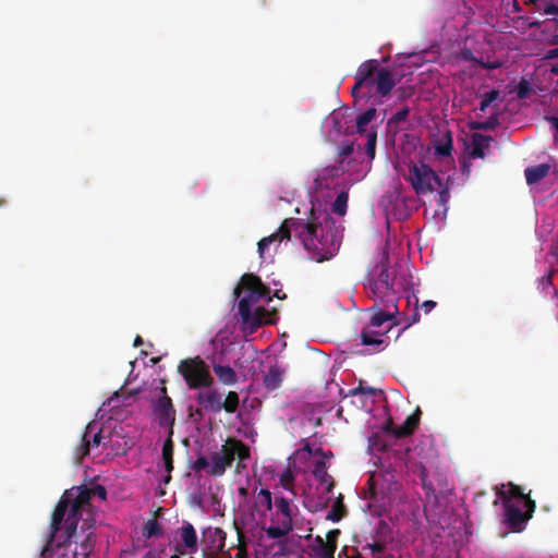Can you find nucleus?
Here are the masks:
<instances>
[{"mask_svg":"<svg viewBox=\"0 0 558 558\" xmlns=\"http://www.w3.org/2000/svg\"><path fill=\"white\" fill-rule=\"evenodd\" d=\"M331 226H335V221L326 211L316 215L312 210L307 221L299 218L284 219L277 232L263 238L257 243L259 257H264L270 244L295 236L301 241L312 260L317 263L329 260L337 254L340 246L336 234L329 228Z\"/></svg>","mask_w":558,"mask_h":558,"instance_id":"1","label":"nucleus"},{"mask_svg":"<svg viewBox=\"0 0 558 558\" xmlns=\"http://www.w3.org/2000/svg\"><path fill=\"white\" fill-rule=\"evenodd\" d=\"M355 84L351 89L354 98L360 90L367 88L371 90L375 86L376 93L381 96H388L396 86V80L391 70L380 68L376 59H369L360 64L354 75Z\"/></svg>","mask_w":558,"mask_h":558,"instance_id":"2","label":"nucleus"},{"mask_svg":"<svg viewBox=\"0 0 558 558\" xmlns=\"http://www.w3.org/2000/svg\"><path fill=\"white\" fill-rule=\"evenodd\" d=\"M298 507L292 500L275 494L272 509L269 512L270 525L262 526L266 535L271 539L287 536L293 530V517Z\"/></svg>","mask_w":558,"mask_h":558,"instance_id":"3","label":"nucleus"},{"mask_svg":"<svg viewBox=\"0 0 558 558\" xmlns=\"http://www.w3.org/2000/svg\"><path fill=\"white\" fill-rule=\"evenodd\" d=\"M239 459L236 469L241 466V462L250 458V448L242 440L229 437L221 446L220 450L214 452L210 457L211 464L208 473L213 476H221L235 460Z\"/></svg>","mask_w":558,"mask_h":558,"instance_id":"4","label":"nucleus"},{"mask_svg":"<svg viewBox=\"0 0 558 558\" xmlns=\"http://www.w3.org/2000/svg\"><path fill=\"white\" fill-rule=\"evenodd\" d=\"M178 372L190 389L207 388L214 383L209 366L199 356L182 360Z\"/></svg>","mask_w":558,"mask_h":558,"instance_id":"5","label":"nucleus"},{"mask_svg":"<svg viewBox=\"0 0 558 558\" xmlns=\"http://www.w3.org/2000/svg\"><path fill=\"white\" fill-rule=\"evenodd\" d=\"M95 522L93 514L88 511L87 517L83 519L80 530L77 529V537H73L70 541L68 539L66 530L64 531L65 537L62 544L69 546L73 543L75 544L73 558H88L93 553L96 543V535L94 533Z\"/></svg>","mask_w":558,"mask_h":558,"instance_id":"6","label":"nucleus"},{"mask_svg":"<svg viewBox=\"0 0 558 558\" xmlns=\"http://www.w3.org/2000/svg\"><path fill=\"white\" fill-rule=\"evenodd\" d=\"M409 181L416 194H426L441 187L438 174L426 163H411L409 167Z\"/></svg>","mask_w":558,"mask_h":558,"instance_id":"7","label":"nucleus"},{"mask_svg":"<svg viewBox=\"0 0 558 558\" xmlns=\"http://www.w3.org/2000/svg\"><path fill=\"white\" fill-rule=\"evenodd\" d=\"M92 498L90 488L86 487H80L73 498L70 496L71 509L65 519L68 539L71 541L73 537H77L78 522L82 519L83 512L90 507Z\"/></svg>","mask_w":558,"mask_h":558,"instance_id":"8","label":"nucleus"},{"mask_svg":"<svg viewBox=\"0 0 558 558\" xmlns=\"http://www.w3.org/2000/svg\"><path fill=\"white\" fill-rule=\"evenodd\" d=\"M226 532L220 527L207 526L202 531V553L204 558H231L229 550L225 551Z\"/></svg>","mask_w":558,"mask_h":558,"instance_id":"9","label":"nucleus"},{"mask_svg":"<svg viewBox=\"0 0 558 558\" xmlns=\"http://www.w3.org/2000/svg\"><path fill=\"white\" fill-rule=\"evenodd\" d=\"M160 396L153 400L151 411L155 421L160 427L167 428V433L173 430L175 423V409L171 398L167 395V388L161 386Z\"/></svg>","mask_w":558,"mask_h":558,"instance_id":"10","label":"nucleus"},{"mask_svg":"<svg viewBox=\"0 0 558 558\" xmlns=\"http://www.w3.org/2000/svg\"><path fill=\"white\" fill-rule=\"evenodd\" d=\"M524 506L526 508L525 512H523L519 507H517L513 504L506 502V505H504V522L513 532H521L524 529L526 522L532 518V514L536 509V504L531 498H526V502Z\"/></svg>","mask_w":558,"mask_h":558,"instance_id":"11","label":"nucleus"},{"mask_svg":"<svg viewBox=\"0 0 558 558\" xmlns=\"http://www.w3.org/2000/svg\"><path fill=\"white\" fill-rule=\"evenodd\" d=\"M272 494L267 488H260L258 492L254 490L252 515L260 523H264L268 513L272 509Z\"/></svg>","mask_w":558,"mask_h":558,"instance_id":"12","label":"nucleus"},{"mask_svg":"<svg viewBox=\"0 0 558 558\" xmlns=\"http://www.w3.org/2000/svg\"><path fill=\"white\" fill-rule=\"evenodd\" d=\"M241 287L247 291L243 299H246L253 305L268 293V289L263 284L262 280L253 274H244L242 276Z\"/></svg>","mask_w":558,"mask_h":558,"instance_id":"13","label":"nucleus"},{"mask_svg":"<svg viewBox=\"0 0 558 558\" xmlns=\"http://www.w3.org/2000/svg\"><path fill=\"white\" fill-rule=\"evenodd\" d=\"M70 496H73V493H65L53 510L52 518H51V524H50V527H51V535H50L51 539L50 541L51 542H53L54 537L61 530V523L64 520V517H65L69 508L71 509Z\"/></svg>","mask_w":558,"mask_h":558,"instance_id":"14","label":"nucleus"},{"mask_svg":"<svg viewBox=\"0 0 558 558\" xmlns=\"http://www.w3.org/2000/svg\"><path fill=\"white\" fill-rule=\"evenodd\" d=\"M94 424H87L84 434L82 435V444L77 447L75 451V460L77 463H81L83 458L89 453L90 446L97 447L101 442V430H98L93 435V439L89 440V433L93 430Z\"/></svg>","mask_w":558,"mask_h":558,"instance_id":"15","label":"nucleus"},{"mask_svg":"<svg viewBox=\"0 0 558 558\" xmlns=\"http://www.w3.org/2000/svg\"><path fill=\"white\" fill-rule=\"evenodd\" d=\"M385 333L371 326L364 327L361 331V343L366 347H374V351H380L388 344V338L385 337Z\"/></svg>","mask_w":558,"mask_h":558,"instance_id":"16","label":"nucleus"},{"mask_svg":"<svg viewBox=\"0 0 558 558\" xmlns=\"http://www.w3.org/2000/svg\"><path fill=\"white\" fill-rule=\"evenodd\" d=\"M172 437L173 430L168 432L161 451L162 465L167 472V475L163 477L165 484H168L171 481V472L173 471L174 442Z\"/></svg>","mask_w":558,"mask_h":558,"instance_id":"17","label":"nucleus"},{"mask_svg":"<svg viewBox=\"0 0 558 558\" xmlns=\"http://www.w3.org/2000/svg\"><path fill=\"white\" fill-rule=\"evenodd\" d=\"M275 315V311L268 312L265 307L257 306L248 314V320H243L242 323L250 327L251 330L253 331L258 327L263 326L264 324H272V316Z\"/></svg>","mask_w":558,"mask_h":558,"instance_id":"18","label":"nucleus"},{"mask_svg":"<svg viewBox=\"0 0 558 558\" xmlns=\"http://www.w3.org/2000/svg\"><path fill=\"white\" fill-rule=\"evenodd\" d=\"M197 402L205 411L217 413L222 410L221 395L216 389L201 391L197 395Z\"/></svg>","mask_w":558,"mask_h":558,"instance_id":"19","label":"nucleus"},{"mask_svg":"<svg viewBox=\"0 0 558 558\" xmlns=\"http://www.w3.org/2000/svg\"><path fill=\"white\" fill-rule=\"evenodd\" d=\"M286 375V368L279 364L271 365L264 374L263 385L268 391L280 388Z\"/></svg>","mask_w":558,"mask_h":558,"instance_id":"20","label":"nucleus"},{"mask_svg":"<svg viewBox=\"0 0 558 558\" xmlns=\"http://www.w3.org/2000/svg\"><path fill=\"white\" fill-rule=\"evenodd\" d=\"M313 474L319 483L324 484L326 487L324 492L326 494H330L335 487V482L331 475L328 474L327 465L324 460H317L314 464Z\"/></svg>","mask_w":558,"mask_h":558,"instance_id":"21","label":"nucleus"},{"mask_svg":"<svg viewBox=\"0 0 558 558\" xmlns=\"http://www.w3.org/2000/svg\"><path fill=\"white\" fill-rule=\"evenodd\" d=\"M497 495L502 499L504 505H506V502L512 504L511 502L512 498L522 499V500H524V504L526 502V498H530L529 495H525L522 492L520 486H518L513 483H509L508 485H502L501 488L498 489Z\"/></svg>","mask_w":558,"mask_h":558,"instance_id":"22","label":"nucleus"},{"mask_svg":"<svg viewBox=\"0 0 558 558\" xmlns=\"http://www.w3.org/2000/svg\"><path fill=\"white\" fill-rule=\"evenodd\" d=\"M421 413L420 408H416L415 412L409 415L404 423L393 430L395 436L402 438L412 435L420 423Z\"/></svg>","mask_w":558,"mask_h":558,"instance_id":"23","label":"nucleus"},{"mask_svg":"<svg viewBox=\"0 0 558 558\" xmlns=\"http://www.w3.org/2000/svg\"><path fill=\"white\" fill-rule=\"evenodd\" d=\"M493 137L481 133H474L472 135V150L470 156L472 158H484L485 149L489 147Z\"/></svg>","mask_w":558,"mask_h":558,"instance_id":"24","label":"nucleus"},{"mask_svg":"<svg viewBox=\"0 0 558 558\" xmlns=\"http://www.w3.org/2000/svg\"><path fill=\"white\" fill-rule=\"evenodd\" d=\"M182 544L191 551L197 550V535L194 526L190 522H184L180 529Z\"/></svg>","mask_w":558,"mask_h":558,"instance_id":"25","label":"nucleus"},{"mask_svg":"<svg viewBox=\"0 0 558 558\" xmlns=\"http://www.w3.org/2000/svg\"><path fill=\"white\" fill-rule=\"evenodd\" d=\"M550 170V166L547 163H539L537 166L529 167L525 169L524 174L527 184H535L543 180Z\"/></svg>","mask_w":558,"mask_h":558,"instance_id":"26","label":"nucleus"},{"mask_svg":"<svg viewBox=\"0 0 558 558\" xmlns=\"http://www.w3.org/2000/svg\"><path fill=\"white\" fill-rule=\"evenodd\" d=\"M381 308L384 312H393V315L398 313L397 298L393 290L385 292L380 298L379 302L371 310Z\"/></svg>","mask_w":558,"mask_h":558,"instance_id":"27","label":"nucleus"},{"mask_svg":"<svg viewBox=\"0 0 558 558\" xmlns=\"http://www.w3.org/2000/svg\"><path fill=\"white\" fill-rule=\"evenodd\" d=\"M214 372L219 380L225 385H232L236 381V373L230 366H223L219 364L214 365Z\"/></svg>","mask_w":558,"mask_h":558,"instance_id":"28","label":"nucleus"},{"mask_svg":"<svg viewBox=\"0 0 558 558\" xmlns=\"http://www.w3.org/2000/svg\"><path fill=\"white\" fill-rule=\"evenodd\" d=\"M347 515V509L343 504V496L340 494L332 505L331 510L327 513V520L339 522Z\"/></svg>","mask_w":558,"mask_h":558,"instance_id":"29","label":"nucleus"},{"mask_svg":"<svg viewBox=\"0 0 558 558\" xmlns=\"http://www.w3.org/2000/svg\"><path fill=\"white\" fill-rule=\"evenodd\" d=\"M375 116L376 109L373 107L357 116L355 119L357 133H364L366 131V125L375 118Z\"/></svg>","mask_w":558,"mask_h":558,"instance_id":"30","label":"nucleus"},{"mask_svg":"<svg viewBox=\"0 0 558 558\" xmlns=\"http://www.w3.org/2000/svg\"><path fill=\"white\" fill-rule=\"evenodd\" d=\"M348 199H349L348 192L347 191L340 192L337 195V197L332 204V211L339 216H344L347 213Z\"/></svg>","mask_w":558,"mask_h":558,"instance_id":"31","label":"nucleus"},{"mask_svg":"<svg viewBox=\"0 0 558 558\" xmlns=\"http://www.w3.org/2000/svg\"><path fill=\"white\" fill-rule=\"evenodd\" d=\"M377 311L371 318L369 326L377 328L380 327L384 323L392 320L395 318L393 312H384L381 308H376Z\"/></svg>","mask_w":558,"mask_h":558,"instance_id":"32","label":"nucleus"},{"mask_svg":"<svg viewBox=\"0 0 558 558\" xmlns=\"http://www.w3.org/2000/svg\"><path fill=\"white\" fill-rule=\"evenodd\" d=\"M162 534L160 524L156 519L148 520L144 525L143 535L147 538L159 537Z\"/></svg>","mask_w":558,"mask_h":558,"instance_id":"33","label":"nucleus"},{"mask_svg":"<svg viewBox=\"0 0 558 558\" xmlns=\"http://www.w3.org/2000/svg\"><path fill=\"white\" fill-rule=\"evenodd\" d=\"M239 407V395L235 391H229L225 401L222 402V409L228 413H234Z\"/></svg>","mask_w":558,"mask_h":558,"instance_id":"34","label":"nucleus"},{"mask_svg":"<svg viewBox=\"0 0 558 558\" xmlns=\"http://www.w3.org/2000/svg\"><path fill=\"white\" fill-rule=\"evenodd\" d=\"M366 137L365 153L369 159H374L376 154L377 134L375 131H371L367 133Z\"/></svg>","mask_w":558,"mask_h":558,"instance_id":"35","label":"nucleus"},{"mask_svg":"<svg viewBox=\"0 0 558 558\" xmlns=\"http://www.w3.org/2000/svg\"><path fill=\"white\" fill-rule=\"evenodd\" d=\"M315 541L320 547V558H335L336 546L326 545L324 538L319 535L316 536Z\"/></svg>","mask_w":558,"mask_h":558,"instance_id":"36","label":"nucleus"},{"mask_svg":"<svg viewBox=\"0 0 558 558\" xmlns=\"http://www.w3.org/2000/svg\"><path fill=\"white\" fill-rule=\"evenodd\" d=\"M500 96V93L499 90L497 89H493L488 93H485L483 96H482V100H481V104H480V110L481 111H486V109L495 101L499 98Z\"/></svg>","mask_w":558,"mask_h":558,"instance_id":"37","label":"nucleus"},{"mask_svg":"<svg viewBox=\"0 0 558 558\" xmlns=\"http://www.w3.org/2000/svg\"><path fill=\"white\" fill-rule=\"evenodd\" d=\"M499 121L497 116L489 117L486 121L483 122H472V130H494L498 125Z\"/></svg>","mask_w":558,"mask_h":558,"instance_id":"38","label":"nucleus"},{"mask_svg":"<svg viewBox=\"0 0 558 558\" xmlns=\"http://www.w3.org/2000/svg\"><path fill=\"white\" fill-rule=\"evenodd\" d=\"M452 150V138L450 135L447 136V140L437 144L435 146V153L437 156L447 157L451 155Z\"/></svg>","mask_w":558,"mask_h":558,"instance_id":"39","label":"nucleus"},{"mask_svg":"<svg viewBox=\"0 0 558 558\" xmlns=\"http://www.w3.org/2000/svg\"><path fill=\"white\" fill-rule=\"evenodd\" d=\"M253 304L248 303L246 299L239 301L238 310L241 320H248V314L252 312Z\"/></svg>","mask_w":558,"mask_h":558,"instance_id":"40","label":"nucleus"},{"mask_svg":"<svg viewBox=\"0 0 558 558\" xmlns=\"http://www.w3.org/2000/svg\"><path fill=\"white\" fill-rule=\"evenodd\" d=\"M280 484L284 489L293 492L294 476L290 470H287L281 474Z\"/></svg>","mask_w":558,"mask_h":558,"instance_id":"41","label":"nucleus"},{"mask_svg":"<svg viewBox=\"0 0 558 558\" xmlns=\"http://www.w3.org/2000/svg\"><path fill=\"white\" fill-rule=\"evenodd\" d=\"M538 11H542L546 15L553 16L550 21L555 22L558 26V5L548 3L544 7H538Z\"/></svg>","mask_w":558,"mask_h":558,"instance_id":"42","label":"nucleus"},{"mask_svg":"<svg viewBox=\"0 0 558 558\" xmlns=\"http://www.w3.org/2000/svg\"><path fill=\"white\" fill-rule=\"evenodd\" d=\"M410 114V108L403 107L397 111L388 121L389 124H399L408 119Z\"/></svg>","mask_w":558,"mask_h":558,"instance_id":"43","label":"nucleus"},{"mask_svg":"<svg viewBox=\"0 0 558 558\" xmlns=\"http://www.w3.org/2000/svg\"><path fill=\"white\" fill-rule=\"evenodd\" d=\"M385 288L386 292L393 290V284L390 279V274L387 268H383L377 279Z\"/></svg>","mask_w":558,"mask_h":558,"instance_id":"44","label":"nucleus"},{"mask_svg":"<svg viewBox=\"0 0 558 558\" xmlns=\"http://www.w3.org/2000/svg\"><path fill=\"white\" fill-rule=\"evenodd\" d=\"M436 190H439L438 204L446 209L447 203L449 202L450 198L449 186L441 182V187H436Z\"/></svg>","mask_w":558,"mask_h":558,"instance_id":"45","label":"nucleus"},{"mask_svg":"<svg viewBox=\"0 0 558 558\" xmlns=\"http://www.w3.org/2000/svg\"><path fill=\"white\" fill-rule=\"evenodd\" d=\"M348 395L349 396H356V395L376 396L377 390L373 387H364L360 383V385L357 387L350 389Z\"/></svg>","mask_w":558,"mask_h":558,"instance_id":"46","label":"nucleus"},{"mask_svg":"<svg viewBox=\"0 0 558 558\" xmlns=\"http://www.w3.org/2000/svg\"><path fill=\"white\" fill-rule=\"evenodd\" d=\"M367 288L376 299H379L386 292L384 286L378 280L369 281Z\"/></svg>","mask_w":558,"mask_h":558,"instance_id":"47","label":"nucleus"},{"mask_svg":"<svg viewBox=\"0 0 558 558\" xmlns=\"http://www.w3.org/2000/svg\"><path fill=\"white\" fill-rule=\"evenodd\" d=\"M354 151V145L351 142L343 143L338 150L339 161H343L348 156Z\"/></svg>","mask_w":558,"mask_h":558,"instance_id":"48","label":"nucleus"},{"mask_svg":"<svg viewBox=\"0 0 558 558\" xmlns=\"http://www.w3.org/2000/svg\"><path fill=\"white\" fill-rule=\"evenodd\" d=\"M339 535H340V530H338V529L330 530L326 535L325 544L337 547V539H338Z\"/></svg>","mask_w":558,"mask_h":558,"instance_id":"49","label":"nucleus"},{"mask_svg":"<svg viewBox=\"0 0 558 558\" xmlns=\"http://www.w3.org/2000/svg\"><path fill=\"white\" fill-rule=\"evenodd\" d=\"M92 497L97 496L100 500H106L107 498V490L102 485H95L93 488H90Z\"/></svg>","mask_w":558,"mask_h":558,"instance_id":"50","label":"nucleus"},{"mask_svg":"<svg viewBox=\"0 0 558 558\" xmlns=\"http://www.w3.org/2000/svg\"><path fill=\"white\" fill-rule=\"evenodd\" d=\"M211 462L209 463V461L207 460V458L205 457H199L195 460L194 462V470L196 471H202V470H205L207 469L208 466H210Z\"/></svg>","mask_w":558,"mask_h":558,"instance_id":"51","label":"nucleus"},{"mask_svg":"<svg viewBox=\"0 0 558 558\" xmlns=\"http://www.w3.org/2000/svg\"><path fill=\"white\" fill-rule=\"evenodd\" d=\"M367 547L371 549L373 554H381L385 550V544L379 542L368 544Z\"/></svg>","mask_w":558,"mask_h":558,"instance_id":"52","label":"nucleus"},{"mask_svg":"<svg viewBox=\"0 0 558 558\" xmlns=\"http://www.w3.org/2000/svg\"><path fill=\"white\" fill-rule=\"evenodd\" d=\"M239 538L240 539L242 538L241 533H239ZM246 557H247V553H246L245 544L240 541L239 551H238L235 558H246Z\"/></svg>","mask_w":558,"mask_h":558,"instance_id":"53","label":"nucleus"},{"mask_svg":"<svg viewBox=\"0 0 558 558\" xmlns=\"http://www.w3.org/2000/svg\"><path fill=\"white\" fill-rule=\"evenodd\" d=\"M553 59H558V47L548 49L543 57V60H553Z\"/></svg>","mask_w":558,"mask_h":558,"instance_id":"54","label":"nucleus"},{"mask_svg":"<svg viewBox=\"0 0 558 558\" xmlns=\"http://www.w3.org/2000/svg\"><path fill=\"white\" fill-rule=\"evenodd\" d=\"M529 93V87L525 83H520L518 88V97L519 98H525Z\"/></svg>","mask_w":558,"mask_h":558,"instance_id":"55","label":"nucleus"},{"mask_svg":"<svg viewBox=\"0 0 558 558\" xmlns=\"http://www.w3.org/2000/svg\"><path fill=\"white\" fill-rule=\"evenodd\" d=\"M436 306V302L434 301H425L423 304H422V308L424 310V312L427 314L429 312H432Z\"/></svg>","mask_w":558,"mask_h":558,"instance_id":"56","label":"nucleus"},{"mask_svg":"<svg viewBox=\"0 0 558 558\" xmlns=\"http://www.w3.org/2000/svg\"><path fill=\"white\" fill-rule=\"evenodd\" d=\"M545 119L551 124L555 131H558V117L546 116Z\"/></svg>","mask_w":558,"mask_h":558,"instance_id":"57","label":"nucleus"},{"mask_svg":"<svg viewBox=\"0 0 558 558\" xmlns=\"http://www.w3.org/2000/svg\"><path fill=\"white\" fill-rule=\"evenodd\" d=\"M369 484H371V488H372V492L373 494L376 493V486L378 485V477L376 475H372L368 480Z\"/></svg>","mask_w":558,"mask_h":558,"instance_id":"58","label":"nucleus"},{"mask_svg":"<svg viewBox=\"0 0 558 558\" xmlns=\"http://www.w3.org/2000/svg\"><path fill=\"white\" fill-rule=\"evenodd\" d=\"M384 476L387 478V481L389 482V484H391V483H393V484H395V483H396V482H395V475H393V473H391V472H386ZM388 489H390V485H388Z\"/></svg>","mask_w":558,"mask_h":558,"instance_id":"59","label":"nucleus"},{"mask_svg":"<svg viewBox=\"0 0 558 558\" xmlns=\"http://www.w3.org/2000/svg\"><path fill=\"white\" fill-rule=\"evenodd\" d=\"M143 344V339L141 336H136L135 339H134V342H133V345L134 347H140Z\"/></svg>","mask_w":558,"mask_h":558,"instance_id":"60","label":"nucleus"},{"mask_svg":"<svg viewBox=\"0 0 558 558\" xmlns=\"http://www.w3.org/2000/svg\"><path fill=\"white\" fill-rule=\"evenodd\" d=\"M247 494H248L247 488H245V487H240V488H239V495H240V496L246 497V496H247Z\"/></svg>","mask_w":558,"mask_h":558,"instance_id":"61","label":"nucleus"},{"mask_svg":"<svg viewBox=\"0 0 558 558\" xmlns=\"http://www.w3.org/2000/svg\"><path fill=\"white\" fill-rule=\"evenodd\" d=\"M548 43L549 45H558V34L554 35Z\"/></svg>","mask_w":558,"mask_h":558,"instance_id":"62","label":"nucleus"},{"mask_svg":"<svg viewBox=\"0 0 558 558\" xmlns=\"http://www.w3.org/2000/svg\"><path fill=\"white\" fill-rule=\"evenodd\" d=\"M542 280H543L544 284H549V286L551 284V276L550 275L547 277H543Z\"/></svg>","mask_w":558,"mask_h":558,"instance_id":"63","label":"nucleus"},{"mask_svg":"<svg viewBox=\"0 0 558 558\" xmlns=\"http://www.w3.org/2000/svg\"><path fill=\"white\" fill-rule=\"evenodd\" d=\"M512 2H513V10H514V12H519L520 11V5H519L518 1L517 0H512Z\"/></svg>","mask_w":558,"mask_h":558,"instance_id":"64","label":"nucleus"}]
</instances>
